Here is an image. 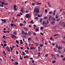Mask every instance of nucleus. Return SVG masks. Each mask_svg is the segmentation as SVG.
I'll return each instance as SVG.
<instances>
[{
    "instance_id": "1",
    "label": "nucleus",
    "mask_w": 65,
    "mask_h": 65,
    "mask_svg": "<svg viewBox=\"0 0 65 65\" xmlns=\"http://www.w3.org/2000/svg\"><path fill=\"white\" fill-rule=\"evenodd\" d=\"M50 23L49 22V21L48 20H47L46 21V22L45 21H43L42 22V24L43 25V26L44 28H46L48 26L47 25Z\"/></svg>"
},
{
    "instance_id": "2",
    "label": "nucleus",
    "mask_w": 65,
    "mask_h": 65,
    "mask_svg": "<svg viewBox=\"0 0 65 65\" xmlns=\"http://www.w3.org/2000/svg\"><path fill=\"white\" fill-rule=\"evenodd\" d=\"M43 45V44H41L40 45V46L38 47V49H40V50H41V48H42V47H42Z\"/></svg>"
},
{
    "instance_id": "3",
    "label": "nucleus",
    "mask_w": 65,
    "mask_h": 65,
    "mask_svg": "<svg viewBox=\"0 0 65 65\" xmlns=\"http://www.w3.org/2000/svg\"><path fill=\"white\" fill-rule=\"evenodd\" d=\"M35 11L36 12V13H39V9H38L36 8L35 9Z\"/></svg>"
},
{
    "instance_id": "4",
    "label": "nucleus",
    "mask_w": 65,
    "mask_h": 65,
    "mask_svg": "<svg viewBox=\"0 0 65 65\" xmlns=\"http://www.w3.org/2000/svg\"><path fill=\"white\" fill-rule=\"evenodd\" d=\"M25 18H30V15H29V14H26Z\"/></svg>"
},
{
    "instance_id": "5",
    "label": "nucleus",
    "mask_w": 65,
    "mask_h": 65,
    "mask_svg": "<svg viewBox=\"0 0 65 65\" xmlns=\"http://www.w3.org/2000/svg\"><path fill=\"white\" fill-rule=\"evenodd\" d=\"M1 20L2 21L3 23H6V19H1Z\"/></svg>"
},
{
    "instance_id": "6",
    "label": "nucleus",
    "mask_w": 65,
    "mask_h": 65,
    "mask_svg": "<svg viewBox=\"0 0 65 65\" xmlns=\"http://www.w3.org/2000/svg\"><path fill=\"white\" fill-rule=\"evenodd\" d=\"M6 48H7V50L9 51V52H10V48H9V47H8V46H7Z\"/></svg>"
},
{
    "instance_id": "7",
    "label": "nucleus",
    "mask_w": 65,
    "mask_h": 65,
    "mask_svg": "<svg viewBox=\"0 0 65 65\" xmlns=\"http://www.w3.org/2000/svg\"><path fill=\"white\" fill-rule=\"evenodd\" d=\"M14 9L15 11H17V9L16 8V7H17V6L16 5H14Z\"/></svg>"
},
{
    "instance_id": "8",
    "label": "nucleus",
    "mask_w": 65,
    "mask_h": 65,
    "mask_svg": "<svg viewBox=\"0 0 65 65\" xmlns=\"http://www.w3.org/2000/svg\"><path fill=\"white\" fill-rule=\"evenodd\" d=\"M25 10V9L23 8H21V11L22 12H24L25 10Z\"/></svg>"
},
{
    "instance_id": "9",
    "label": "nucleus",
    "mask_w": 65,
    "mask_h": 65,
    "mask_svg": "<svg viewBox=\"0 0 65 65\" xmlns=\"http://www.w3.org/2000/svg\"><path fill=\"white\" fill-rule=\"evenodd\" d=\"M23 29H24V30H26V31H28V28L26 27H24Z\"/></svg>"
},
{
    "instance_id": "10",
    "label": "nucleus",
    "mask_w": 65,
    "mask_h": 65,
    "mask_svg": "<svg viewBox=\"0 0 65 65\" xmlns=\"http://www.w3.org/2000/svg\"><path fill=\"white\" fill-rule=\"evenodd\" d=\"M54 51H55V52H58V50H57V49L56 48H54L53 49Z\"/></svg>"
},
{
    "instance_id": "11",
    "label": "nucleus",
    "mask_w": 65,
    "mask_h": 65,
    "mask_svg": "<svg viewBox=\"0 0 65 65\" xmlns=\"http://www.w3.org/2000/svg\"><path fill=\"white\" fill-rule=\"evenodd\" d=\"M25 52L27 54H29V51L28 50H26L25 51Z\"/></svg>"
},
{
    "instance_id": "12",
    "label": "nucleus",
    "mask_w": 65,
    "mask_h": 65,
    "mask_svg": "<svg viewBox=\"0 0 65 65\" xmlns=\"http://www.w3.org/2000/svg\"><path fill=\"white\" fill-rule=\"evenodd\" d=\"M63 48L62 47H61L60 46H59L58 47V49L59 50H60L61 49H62V48Z\"/></svg>"
},
{
    "instance_id": "13",
    "label": "nucleus",
    "mask_w": 65,
    "mask_h": 65,
    "mask_svg": "<svg viewBox=\"0 0 65 65\" xmlns=\"http://www.w3.org/2000/svg\"><path fill=\"white\" fill-rule=\"evenodd\" d=\"M51 20L53 21H56V19H55V18H52L51 19Z\"/></svg>"
},
{
    "instance_id": "14",
    "label": "nucleus",
    "mask_w": 65,
    "mask_h": 65,
    "mask_svg": "<svg viewBox=\"0 0 65 65\" xmlns=\"http://www.w3.org/2000/svg\"><path fill=\"white\" fill-rule=\"evenodd\" d=\"M55 23V21H52L51 22V23L52 25H54Z\"/></svg>"
},
{
    "instance_id": "15",
    "label": "nucleus",
    "mask_w": 65,
    "mask_h": 65,
    "mask_svg": "<svg viewBox=\"0 0 65 65\" xmlns=\"http://www.w3.org/2000/svg\"><path fill=\"white\" fill-rule=\"evenodd\" d=\"M35 47H30V48L31 50H35Z\"/></svg>"
},
{
    "instance_id": "16",
    "label": "nucleus",
    "mask_w": 65,
    "mask_h": 65,
    "mask_svg": "<svg viewBox=\"0 0 65 65\" xmlns=\"http://www.w3.org/2000/svg\"><path fill=\"white\" fill-rule=\"evenodd\" d=\"M42 20H43V18H41L40 20V21L41 23H42Z\"/></svg>"
},
{
    "instance_id": "17",
    "label": "nucleus",
    "mask_w": 65,
    "mask_h": 65,
    "mask_svg": "<svg viewBox=\"0 0 65 65\" xmlns=\"http://www.w3.org/2000/svg\"><path fill=\"white\" fill-rule=\"evenodd\" d=\"M51 18H52V17L51 16H50L49 17V19H48V20L50 22H51Z\"/></svg>"
},
{
    "instance_id": "18",
    "label": "nucleus",
    "mask_w": 65,
    "mask_h": 65,
    "mask_svg": "<svg viewBox=\"0 0 65 65\" xmlns=\"http://www.w3.org/2000/svg\"><path fill=\"white\" fill-rule=\"evenodd\" d=\"M24 34L25 35H27L28 33L27 32H24Z\"/></svg>"
},
{
    "instance_id": "19",
    "label": "nucleus",
    "mask_w": 65,
    "mask_h": 65,
    "mask_svg": "<svg viewBox=\"0 0 65 65\" xmlns=\"http://www.w3.org/2000/svg\"><path fill=\"white\" fill-rule=\"evenodd\" d=\"M30 24H34V22H33V20H31L30 22Z\"/></svg>"
},
{
    "instance_id": "20",
    "label": "nucleus",
    "mask_w": 65,
    "mask_h": 65,
    "mask_svg": "<svg viewBox=\"0 0 65 65\" xmlns=\"http://www.w3.org/2000/svg\"><path fill=\"white\" fill-rule=\"evenodd\" d=\"M12 36H13V37H14V38H17V37L14 35L13 34H12Z\"/></svg>"
},
{
    "instance_id": "21",
    "label": "nucleus",
    "mask_w": 65,
    "mask_h": 65,
    "mask_svg": "<svg viewBox=\"0 0 65 65\" xmlns=\"http://www.w3.org/2000/svg\"><path fill=\"white\" fill-rule=\"evenodd\" d=\"M38 56H40V52H39L38 53Z\"/></svg>"
},
{
    "instance_id": "22",
    "label": "nucleus",
    "mask_w": 65,
    "mask_h": 65,
    "mask_svg": "<svg viewBox=\"0 0 65 65\" xmlns=\"http://www.w3.org/2000/svg\"><path fill=\"white\" fill-rule=\"evenodd\" d=\"M48 6H49L50 7H51V4H50V3H48Z\"/></svg>"
},
{
    "instance_id": "23",
    "label": "nucleus",
    "mask_w": 65,
    "mask_h": 65,
    "mask_svg": "<svg viewBox=\"0 0 65 65\" xmlns=\"http://www.w3.org/2000/svg\"><path fill=\"white\" fill-rule=\"evenodd\" d=\"M20 41H21V42H20V43H21V44H22L23 43V41L22 40H20Z\"/></svg>"
},
{
    "instance_id": "24",
    "label": "nucleus",
    "mask_w": 65,
    "mask_h": 65,
    "mask_svg": "<svg viewBox=\"0 0 65 65\" xmlns=\"http://www.w3.org/2000/svg\"><path fill=\"white\" fill-rule=\"evenodd\" d=\"M60 20V18H58L57 19H56V21L57 22H58V21H59Z\"/></svg>"
},
{
    "instance_id": "25",
    "label": "nucleus",
    "mask_w": 65,
    "mask_h": 65,
    "mask_svg": "<svg viewBox=\"0 0 65 65\" xmlns=\"http://www.w3.org/2000/svg\"><path fill=\"white\" fill-rule=\"evenodd\" d=\"M49 13L50 14H53V12L52 11H50L49 12Z\"/></svg>"
},
{
    "instance_id": "26",
    "label": "nucleus",
    "mask_w": 65,
    "mask_h": 65,
    "mask_svg": "<svg viewBox=\"0 0 65 65\" xmlns=\"http://www.w3.org/2000/svg\"><path fill=\"white\" fill-rule=\"evenodd\" d=\"M44 19L45 20L46 19H48V17H45L44 18Z\"/></svg>"
},
{
    "instance_id": "27",
    "label": "nucleus",
    "mask_w": 65,
    "mask_h": 65,
    "mask_svg": "<svg viewBox=\"0 0 65 65\" xmlns=\"http://www.w3.org/2000/svg\"><path fill=\"white\" fill-rule=\"evenodd\" d=\"M3 54H4V55H6V53L5 52V51H3Z\"/></svg>"
},
{
    "instance_id": "28",
    "label": "nucleus",
    "mask_w": 65,
    "mask_h": 65,
    "mask_svg": "<svg viewBox=\"0 0 65 65\" xmlns=\"http://www.w3.org/2000/svg\"><path fill=\"white\" fill-rule=\"evenodd\" d=\"M22 55L23 56H24V55H26V54H25V53L24 52H22Z\"/></svg>"
},
{
    "instance_id": "29",
    "label": "nucleus",
    "mask_w": 65,
    "mask_h": 65,
    "mask_svg": "<svg viewBox=\"0 0 65 65\" xmlns=\"http://www.w3.org/2000/svg\"><path fill=\"white\" fill-rule=\"evenodd\" d=\"M61 42L62 43H65V41H64L62 40L61 41Z\"/></svg>"
},
{
    "instance_id": "30",
    "label": "nucleus",
    "mask_w": 65,
    "mask_h": 65,
    "mask_svg": "<svg viewBox=\"0 0 65 65\" xmlns=\"http://www.w3.org/2000/svg\"><path fill=\"white\" fill-rule=\"evenodd\" d=\"M14 24L13 23H11V24L10 25L11 27H13V26Z\"/></svg>"
},
{
    "instance_id": "31",
    "label": "nucleus",
    "mask_w": 65,
    "mask_h": 65,
    "mask_svg": "<svg viewBox=\"0 0 65 65\" xmlns=\"http://www.w3.org/2000/svg\"><path fill=\"white\" fill-rule=\"evenodd\" d=\"M1 4H4V5L5 2H3L1 3Z\"/></svg>"
},
{
    "instance_id": "32",
    "label": "nucleus",
    "mask_w": 65,
    "mask_h": 65,
    "mask_svg": "<svg viewBox=\"0 0 65 65\" xmlns=\"http://www.w3.org/2000/svg\"><path fill=\"white\" fill-rule=\"evenodd\" d=\"M20 27H22L23 26V25L22 23H21L20 24Z\"/></svg>"
},
{
    "instance_id": "33",
    "label": "nucleus",
    "mask_w": 65,
    "mask_h": 65,
    "mask_svg": "<svg viewBox=\"0 0 65 65\" xmlns=\"http://www.w3.org/2000/svg\"><path fill=\"white\" fill-rule=\"evenodd\" d=\"M52 63L53 64H54V63H56V61H53L52 62Z\"/></svg>"
},
{
    "instance_id": "34",
    "label": "nucleus",
    "mask_w": 65,
    "mask_h": 65,
    "mask_svg": "<svg viewBox=\"0 0 65 65\" xmlns=\"http://www.w3.org/2000/svg\"><path fill=\"white\" fill-rule=\"evenodd\" d=\"M5 37H6V36H3V38L5 40H6V39H5Z\"/></svg>"
},
{
    "instance_id": "35",
    "label": "nucleus",
    "mask_w": 65,
    "mask_h": 65,
    "mask_svg": "<svg viewBox=\"0 0 65 65\" xmlns=\"http://www.w3.org/2000/svg\"><path fill=\"white\" fill-rule=\"evenodd\" d=\"M55 18L56 19H58V15H56V17Z\"/></svg>"
},
{
    "instance_id": "36",
    "label": "nucleus",
    "mask_w": 65,
    "mask_h": 65,
    "mask_svg": "<svg viewBox=\"0 0 65 65\" xmlns=\"http://www.w3.org/2000/svg\"><path fill=\"white\" fill-rule=\"evenodd\" d=\"M35 43V44H36V46H38V45H39V44H38V43Z\"/></svg>"
},
{
    "instance_id": "37",
    "label": "nucleus",
    "mask_w": 65,
    "mask_h": 65,
    "mask_svg": "<svg viewBox=\"0 0 65 65\" xmlns=\"http://www.w3.org/2000/svg\"><path fill=\"white\" fill-rule=\"evenodd\" d=\"M40 29L41 30H42L43 29H44V28H43V27H40Z\"/></svg>"
},
{
    "instance_id": "38",
    "label": "nucleus",
    "mask_w": 65,
    "mask_h": 65,
    "mask_svg": "<svg viewBox=\"0 0 65 65\" xmlns=\"http://www.w3.org/2000/svg\"><path fill=\"white\" fill-rule=\"evenodd\" d=\"M45 13H47V9H45Z\"/></svg>"
},
{
    "instance_id": "39",
    "label": "nucleus",
    "mask_w": 65,
    "mask_h": 65,
    "mask_svg": "<svg viewBox=\"0 0 65 65\" xmlns=\"http://www.w3.org/2000/svg\"><path fill=\"white\" fill-rule=\"evenodd\" d=\"M0 61L1 62H3V60H2V59L0 58Z\"/></svg>"
},
{
    "instance_id": "40",
    "label": "nucleus",
    "mask_w": 65,
    "mask_h": 65,
    "mask_svg": "<svg viewBox=\"0 0 65 65\" xmlns=\"http://www.w3.org/2000/svg\"><path fill=\"white\" fill-rule=\"evenodd\" d=\"M36 31H39V28H36Z\"/></svg>"
},
{
    "instance_id": "41",
    "label": "nucleus",
    "mask_w": 65,
    "mask_h": 65,
    "mask_svg": "<svg viewBox=\"0 0 65 65\" xmlns=\"http://www.w3.org/2000/svg\"><path fill=\"white\" fill-rule=\"evenodd\" d=\"M28 33L29 35H31V32L30 31H28Z\"/></svg>"
},
{
    "instance_id": "42",
    "label": "nucleus",
    "mask_w": 65,
    "mask_h": 65,
    "mask_svg": "<svg viewBox=\"0 0 65 65\" xmlns=\"http://www.w3.org/2000/svg\"><path fill=\"white\" fill-rule=\"evenodd\" d=\"M58 35H59V34H55L54 35H53V36H58Z\"/></svg>"
},
{
    "instance_id": "43",
    "label": "nucleus",
    "mask_w": 65,
    "mask_h": 65,
    "mask_svg": "<svg viewBox=\"0 0 65 65\" xmlns=\"http://www.w3.org/2000/svg\"><path fill=\"white\" fill-rule=\"evenodd\" d=\"M10 48L11 50V52H12V50L13 49L12 48V47H10Z\"/></svg>"
},
{
    "instance_id": "44",
    "label": "nucleus",
    "mask_w": 65,
    "mask_h": 65,
    "mask_svg": "<svg viewBox=\"0 0 65 65\" xmlns=\"http://www.w3.org/2000/svg\"><path fill=\"white\" fill-rule=\"evenodd\" d=\"M15 63L16 64V65H18V64H19V63H18V62L17 61H16L15 62Z\"/></svg>"
},
{
    "instance_id": "45",
    "label": "nucleus",
    "mask_w": 65,
    "mask_h": 65,
    "mask_svg": "<svg viewBox=\"0 0 65 65\" xmlns=\"http://www.w3.org/2000/svg\"><path fill=\"white\" fill-rule=\"evenodd\" d=\"M33 34L35 36H36V34L35 33V32H33Z\"/></svg>"
},
{
    "instance_id": "46",
    "label": "nucleus",
    "mask_w": 65,
    "mask_h": 65,
    "mask_svg": "<svg viewBox=\"0 0 65 65\" xmlns=\"http://www.w3.org/2000/svg\"><path fill=\"white\" fill-rule=\"evenodd\" d=\"M8 5V3H5V4H4V5Z\"/></svg>"
},
{
    "instance_id": "47",
    "label": "nucleus",
    "mask_w": 65,
    "mask_h": 65,
    "mask_svg": "<svg viewBox=\"0 0 65 65\" xmlns=\"http://www.w3.org/2000/svg\"><path fill=\"white\" fill-rule=\"evenodd\" d=\"M20 60H22V57L21 56H20Z\"/></svg>"
},
{
    "instance_id": "48",
    "label": "nucleus",
    "mask_w": 65,
    "mask_h": 65,
    "mask_svg": "<svg viewBox=\"0 0 65 65\" xmlns=\"http://www.w3.org/2000/svg\"><path fill=\"white\" fill-rule=\"evenodd\" d=\"M13 34H14L15 35H17V33H16V32H14Z\"/></svg>"
},
{
    "instance_id": "49",
    "label": "nucleus",
    "mask_w": 65,
    "mask_h": 65,
    "mask_svg": "<svg viewBox=\"0 0 65 65\" xmlns=\"http://www.w3.org/2000/svg\"><path fill=\"white\" fill-rule=\"evenodd\" d=\"M48 54H45V56L46 57H48Z\"/></svg>"
},
{
    "instance_id": "50",
    "label": "nucleus",
    "mask_w": 65,
    "mask_h": 65,
    "mask_svg": "<svg viewBox=\"0 0 65 65\" xmlns=\"http://www.w3.org/2000/svg\"><path fill=\"white\" fill-rule=\"evenodd\" d=\"M61 58H63L64 57V56L62 55L60 56Z\"/></svg>"
},
{
    "instance_id": "51",
    "label": "nucleus",
    "mask_w": 65,
    "mask_h": 65,
    "mask_svg": "<svg viewBox=\"0 0 65 65\" xmlns=\"http://www.w3.org/2000/svg\"><path fill=\"white\" fill-rule=\"evenodd\" d=\"M28 40H29V41H31V38L29 37L28 39Z\"/></svg>"
},
{
    "instance_id": "52",
    "label": "nucleus",
    "mask_w": 65,
    "mask_h": 65,
    "mask_svg": "<svg viewBox=\"0 0 65 65\" xmlns=\"http://www.w3.org/2000/svg\"><path fill=\"white\" fill-rule=\"evenodd\" d=\"M56 48H58V44H57L56 46Z\"/></svg>"
},
{
    "instance_id": "53",
    "label": "nucleus",
    "mask_w": 65,
    "mask_h": 65,
    "mask_svg": "<svg viewBox=\"0 0 65 65\" xmlns=\"http://www.w3.org/2000/svg\"><path fill=\"white\" fill-rule=\"evenodd\" d=\"M38 19V18L37 17H36L35 18V20H37V19Z\"/></svg>"
},
{
    "instance_id": "54",
    "label": "nucleus",
    "mask_w": 65,
    "mask_h": 65,
    "mask_svg": "<svg viewBox=\"0 0 65 65\" xmlns=\"http://www.w3.org/2000/svg\"><path fill=\"white\" fill-rule=\"evenodd\" d=\"M32 63H35V62L34 61V60H32Z\"/></svg>"
},
{
    "instance_id": "55",
    "label": "nucleus",
    "mask_w": 65,
    "mask_h": 65,
    "mask_svg": "<svg viewBox=\"0 0 65 65\" xmlns=\"http://www.w3.org/2000/svg\"><path fill=\"white\" fill-rule=\"evenodd\" d=\"M7 44H6V43L4 44V46H5V47L6 46Z\"/></svg>"
},
{
    "instance_id": "56",
    "label": "nucleus",
    "mask_w": 65,
    "mask_h": 65,
    "mask_svg": "<svg viewBox=\"0 0 65 65\" xmlns=\"http://www.w3.org/2000/svg\"><path fill=\"white\" fill-rule=\"evenodd\" d=\"M38 2H36V5H38Z\"/></svg>"
},
{
    "instance_id": "57",
    "label": "nucleus",
    "mask_w": 65,
    "mask_h": 65,
    "mask_svg": "<svg viewBox=\"0 0 65 65\" xmlns=\"http://www.w3.org/2000/svg\"><path fill=\"white\" fill-rule=\"evenodd\" d=\"M6 41H5V40H4V43H6Z\"/></svg>"
},
{
    "instance_id": "58",
    "label": "nucleus",
    "mask_w": 65,
    "mask_h": 65,
    "mask_svg": "<svg viewBox=\"0 0 65 65\" xmlns=\"http://www.w3.org/2000/svg\"><path fill=\"white\" fill-rule=\"evenodd\" d=\"M57 56L58 57H60V55L58 54H56Z\"/></svg>"
},
{
    "instance_id": "59",
    "label": "nucleus",
    "mask_w": 65,
    "mask_h": 65,
    "mask_svg": "<svg viewBox=\"0 0 65 65\" xmlns=\"http://www.w3.org/2000/svg\"><path fill=\"white\" fill-rule=\"evenodd\" d=\"M16 43H19V41L18 40H16Z\"/></svg>"
},
{
    "instance_id": "60",
    "label": "nucleus",
    "mask_w": 65,
    "mask_h": 65,
    "mask_svg": "<svg viewBox=\"0 0 65 65\" xmlns=\"http://www.w3.org/2000/svg\"><path fill=\"white\" fill-rule=\"evenodd\" d=\"M35 3H32V5L33 6H34V5H35Z\"/></svg>"
},
{
    "instance_id": "61",
    "label": "nucleus",
    "mask_w": 65,
    "mask_h": 65,
    "mask_svg": "<svg viewBox=\"0 0 65 65\" xmlns=\"http://www.w3.org/2000/svg\"><path fill=\"white\" fill-rule=\"evenodd\" d=\"M11 61H12V62H13V61H14V60L13 59H11Z\"/></svg>"
},
{
    "instance_id": "62",
    "label": "nucleus",
    "mask_w": 65,
    "mask_h": 65,
    "mask_svg": "<svg viewBox=\"0 0 65 65\" xmlns=\"http://www.w3.org/2000/svg\"><path fill=\"white\" fill-rule=\"evenodd\" d=\"M42 3H38V5H41V4Z\"/></svg>"
},
{
    "instance_id": "63",
    "label": "nucleus",
    "mask_w": 65,
    "mask_h": 65,
    "mask_svg": "<svg viewBox=\"0 0 65 65\" xmlns=\"http://www.w3.org/2000/svg\"><path fill=\"white\" fill-rule=\"evenodd\" d=\"M63 61H65V57H64L63 59Z\"/></svg>"
},
{
    "instance_id": "64",
    "label": "nucleus",
    "mask_w": 65,
    "mask_h": 65,
    "mask_svg": "<svg viewBox=\"0 0 65 65\" xmlns=\"http://www.w3.org/2000/svg\"><path fill=\"white\" fill-rule=\"evenodd\" d=\"M55 13H54V12L53 13V15H54V16H55Z\"/></svg>"
}]
</instances>
